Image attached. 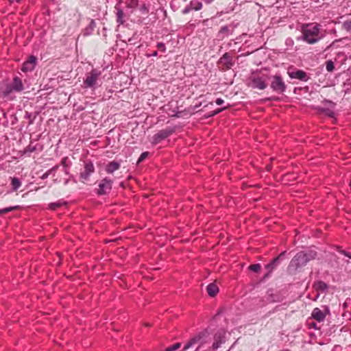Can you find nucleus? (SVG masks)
<instances>
[{
  "mask_svg": "<svg viewBox=\"0 0 351 351\" xmlns=\"http://www.w3.org/2000/svg\"><path fill=\"white\" fill-rule=\"evenodd\" d=\"M101 75V72L97 69H93L87 73L84 84L85 88H93L97 84V82Z\"/></svg>",
  "mask_w": 351,
  "mask_h": 351,
  "instance_id": "nucleus-5",
  "label": "nucleus"
},
{
  "mask_svg": "<svg viewBox=\"0 0 351 351\" xmlns=\"http://www.w3.org/2000/svg\"><path fill=\"white\" fill-rule=\"evenodd\" d=\"M225 334L223 330L218 331L215 335V341L210 346L213 337L208 330H204L192 337L184 346L183 350L194 348L193 351H215L224 341Z\"/></svg>",
  "mask_w": 351,
  "mask_h": 351,
  "instance_id": "nucleus-1",
  "label": "nucleus"
},
{
  "mask_svg": "<svg viewBox=\"0 0 351 351\" xmlns=\"http://www.w3.org/2000/svg\"><path fill=\"white\" fill-rule=\"evenodd\" d=\"M157 47L162 51V52H165L166 51V47L164 43H158L157 44Z\"/></svg>",
  "mask_w": 351,
  "mask_h": 351,
  "instance_id": "nucleus-30",
  "label": "nucleus"
},
{
  "mask_svg": "<svg viewBox=\"0 0 351 351\" xmlns=\"http://www.w3.org/2000/svg\"><path fill=\"white\" fill-rule=\"evenodd\" d=\"M228 58H229V56H228V54L226 53H225V54L223 56L222 59H228Z\"/></svg>",
  "mask_w": 351,
  "mask_h": 351,
  "instance_id": "nucleus-36",
  "label": "nucleus"
},
{
  "mask_svg": "<svg viewBox=\"0 0 351 351\" xmlns=\"http://www.w3.org/2000/svg\"><path fill=\"white\" fill-rule=\"evenodd\" d=\"M180 346H181L180 343H176L174 345L168 347L164 351H175V350H178V348H180Z\"/></svg>",
  "mask_w": 351,
  "mask_h": 351,
  "instance_id": "nucleus-25",
  "label": "nucleus"
},
{
  "mask_svg": "<svg viewBox=\"0 0 351 351\" xmlns=\"http://www.w3.org/2000/svg\"><path fill=\"white\" fill-rule=\"evenodd\" d=\"M312 317L318 322H322L325 319V314L319 308H315L312 312Z\"/></svg>",
  "mask_w": 351,
  "mask_h": 351,
  "instance_id": "nucleus-14",
  "label": "nucleus"
},
{
  "mask_svg": "<svg viewBox=\"0 0 351 351\" xmlns=\"http://www.w3.org/2000/svg\"><path fill=\"white\" fill-rule=\"evenodd\" d=\"M36 58L34 56H30L28 60L25 62L21 68L22 71L26 73L34 70L36 66Z\"/></svg>",
  "mask_w": 351,
  "mask_h": 351,
  "instance_id": "nucleus-11",
  "label": "nucleus"
},
{
  "mask_svg": "<svg viewBox=\"0 0 351 351\" xmlns=\"http://www.w3.org/2000/svg\"><path fill=\"white\" fill-rule=\"evenodd\" d=\"M62 205V203L61 202H53V203H51L49 205V208L51 210H56L58 208H59L60 206H61Z\"/></svg>",
  "mask_w": 351,
  "mask_h": 351,
  "instance_id": "nucleus-24",
  "label": "nucleus"
},
{
  "mask_svg": "<svg viewBox=\"0 0 351 351\" xmlns=\"http://www.w3.org/2000/svg\"><path fill=\"white\" fill-rule=\"evenodd\" d=\"M281 351H290L289 350H281Z\"/></svg>",
  "mask_w": 351,
  "mask_h": 351,
  "instance_id": "nucleus-39",
  "label": "nucleus"
},
{
  "mask_svg": "<svg viewBox=\"0 0 351 351\" xmlns=\"http://www.w3.org/2000/svg\"><path fill=\"white\" fill-rule=\"evenodd\" d=\"M215 103L217 105H221L224 103V101L221 98H218L216 99Z\"/></svg>",
  "mask_w": 351,
  "mask_h": 351,
  "instance_id": "nucleus-32",
  "label": "nucleus"
},
{
  "mask_svg": "<svg viewBox=\"0 0 351 351\" xmlns=\"http://www.w3.org/2000/svg\"><path fill=\"white\" fill-rule=\"evenodd\" d=\"M304 254L306 255V263L311 261V260H313L315 258L316 256H317V252L313 251V250H311L306 253L304 252Z\"/></svg>",
  "mask_w": 351,
  "mask_h": 351,
  "instance_id": "nucleus-21",
  "label": "nucleus"
},
{
  "mask_svg": "<svg viewBox=\"0 0 351 351\" xmlns=\"http://www.w3.org/2000/svg\"><path fill=\"white\" fill-rule=\"evenodd\" d=\"M22 183L21 180L17 178H11V185L12 189L14 191H16L21 186Z\"/></svg>",
  "mask_w": 351,
  "mask_h": 351,
  "instance_id": "nucleus-19",
  "label": "nucleus"
},
{
  "mask_svg": "<svg viewBox=\"0 0 351 351\" xmlns=\"http://www.w3.org/2000/svg\"><path fill=\"white\" fill-rule=\"evenodd\" d=\"M16 2H20L21 0H15Z\"/></svg>",
  "mask_w": 351,
  "mask_h": 351,
  "instance_id": "nucleus-40",
  "label": "nucleus"
},
{
  "mask_svg": "<svg viewBox=\"0 0 351 351\" xmlns=\"http://www.w3.org/2000/svg\"><path fill=\"white\" fill-rule=\"evenodd\" d=\"M328 115H329L330 117H332V116H333V112H330V113L328 114Z\"/></svg>",
  "mask_w": 351,
  "mask_h": 351,
  "instance_id": "nucleus-38",
  "label": "nucleus"
},
{
  "mask_svg": "<svg viewBox=\"0 0 351 351\" xmlns=\"http://www.w3.org/2000/svg\"><path fill=\"white\" fill-rule=\"evenodd\" d=\"M342 253L347 257L351 258V253L346 252L345 251H343Z\"/></svg>",
  "mask_w": 351,
  "mask_h": 351,
  "instance_id": "nucleus-35",
  "label": "nucleus"
},
{
  "mask_svg": "<svg viewBox=\"0 0 351 351\" xmlns=\"http://www.w3.org/2000/svg\"><path fill=\"white\" fill-rule=\"evenodd\" d=\"M228 351H230V350H228Z\"/></svg>",
  "mask_w": 351,
  "mask_h": 351,
  "instance_id": "nucleus-41",
  "label": "nucleus"
},
{
  "mask_svg": "<svg viewBox=\"0 0 351 351\" xmlns=\"http://www.w3.org/2000/svg\"><path fill=\"white\" fill-rule=\"evenodd\" d=\"M189 5L194 10H199L202 7V3L197 0L191 1Z\"/></svg>",
  "mask_w": 351,
  "mask_h": 351,
  "instance_id": "nucleus-20",
  "label": "nucleus"
},
{
  "mask_svg": "<svg viewBox=\"0 0 351 351\" xmlns=\"http://www.w3.org/2000/svg\"><path fill=\"white\" fill-rule=\"evenodd\" d=\"M227 107H224V108H219V109H217V110H215L213 113V114H216L217 113H219L221 112V111H223V110L226 109Z\"/></svg>",
  "mask_w": 351,
  "mask_h": 351,
  "instance_id": "nucleus-34",
  "label": "nucleus"
},
{
  "mask_svg": "<svg viewBox=\"0 0 351 351\" xmlns=\"http://www.w3.org/2000/svg\"><path fill=\"white\" fill-rule=\"evenodd\" d=\"M23 90V84L22 80L19 77H14L12 83L7 86L5 90L4 91V95H8L12 91L21 92Z\"/></svg>",
  "mask_w": 351,
  "mask_h": 351,
  "instance_id": "nucleus-7",
  "label": "nucleus"
},
{
  "mask_svg": "<svg viewBox=\"0 0 351 351\" xmlns=\"http://www.w3.org/2000/svg\"><path fill=\"white\" fill-rule=\"evenodd\" d=\"M321 25L318 23H309L302 27V39L308 44H314L318 42Z\"/></svg>",
  "mask_w": 351,
  "mask_h": 351,
  "instance_id": "nucleus-2",
  "label": "nucleus"
},
{
  "mask_svg": "<svg viewBox=\"0 0 351 351\" xmlns=\"http://www.w3.org/2000/svg\"><path fill=\"white\" fill-rule=\"evenodd\" d=\"M112 181L108 178H104L99 184L98 194L104 195L109 193L112 189Z\"/></svg>",
  "mask_w": 351,
  "mask_h": 351,
  "instance_id": "nucleus-8",
  "label": "nucleus"
},
{
  "mask_svg": "<svg viewBox=\"0 0 351 351\" xmlns=\"http://www.w3.org/2000/svg\"><path fill=\"white\" fill-rule=\"evenodd\" d=\"M191 10H192V8H191L190 5H188L187 7H186L183 11H182V13L186 14L187 13H189Z\"/></svg>",
  "mask_w": 351,
  "mask_h": 351,
  "instance_id": "nucleus-31",
  "label": "nucleus"
},
{
  "mask_svg": "<svg viewBox=\"0 0 351 351\" xmlns=\"http://www.w3.org/2000/svg\"><path fill=\"white\" fill-rule=\"evenodd\" d=\"M266 77L252 75L249 77L248 86L252 88L263 90L267 87Z\"/></svg>",
  "mask_w": 351,
  "mask_h": 351,
  "instance_id": "nucleus-4",
  "label": "nucleus"
},
{
  "mask_svg": "<svg viewBox=\"0 0 351 351\" xmlns=\"http://www.w3.org/2000/svg\"><path fill=\"white\" fill-rule=\"evenodd\" d=\"M148 154L149 153L147 152L142 153L138 160V162H141L144 159H145L147 157Z\"/></svg>",
  "mask_w": 351,
  "mask_h": 351,
  "instance_id": "nucleus-29",
  "label": "nucleus"
},
{
  "mask_svg": "<svg viewBox=\"0 0 351 351\" xmlns=\"http://www.w3.org/2000/svg\"><path fill=\"white\" fill-rule=\"evenodd\" d=\"M306 257L304 252H298L291 261L288 270L290 272L295 271L298 268L306 264Z\"/></svg>",
  "mask_w": 351,
  "mask_h": 351,
  "instance_id": "nucleus-3",
  "label": "nucleus"
},
{
  "mask_svg": "<svg viewBox=\"0 0 351 351\" xmlns=\"http://www.w3.org/2000/svg\"><path fill=\"white\" fill-rule=\"evenodd\" d=\"M326 68L328 71H332L335 68L333 62L331 60L328 61L326 62Z\"/></svg>",
  "mask_w": 351,
  "mask_h": 351,
  "instance_id": "nucleus-28",
  "label": "nucleus"
},
{
  "mask_svg": "<svg viewBox=\"0 0 351 351\" xmlns=\"http://www.w3.org/2000/svg\"><path fill=\"white\" fill-rule=\"evenodd\" d=\"M36 148L35 146H32L31 145L26 147L23 151V154H26L27 153H32L36 151Z\"/></svg>",
  "mask_w": 351,
  "mask_h": 351,
  "instance_id": "nucleus-23",
  "label": "nucleus"
},
{
  "mask_svg": "<svg viewBox=\"0 0 351 351\" xmlns=\"http://www.w3.org/2000/svg\"><path fill=\"white\" fill-rule=\"evenodd\" d=\"M289 76L292 79H298L304 82L308 80L307 74L302 70L288 71Z\"/></svg>",
  "mask_w": 351,
  "mask_h": 351,
  "instance_id": "nucleus-10",
  "label": "nucleus"
},
{
  "mask_svg": "<svg viewBox=\"0 0 351 351\" xmlns=\"http://www.w3.org/2000/svg\"><path fill=\"white\" fill-rule=\"evenodd\" d=\"M285 254V252H282L278 257H276V258H274L270 263H269L267 265V269L269 270V271H271L276 263H278V260L282 257L284 256V254Z\"/></svg>",
  "mask_w": 351,
  "mask_h": 351,
  "instance_id": "nucleus-17",
  "label": "nucleus"
},
{
  "mask_svg": "<svg viewBox=\"0 0 351 351\" xmlns=\"http://www.w3.org/2000/svg\"><path fill=\"white\" fill-rule=\"evenodd\" d=\"M343 27L346 31L349 32L351 30V20H347L343 22Z\"/></svg>",
  "mask_w": 351,
  "mask_h": 351,
  "instance_id": "nucleus-26",
  "label": "nucleus"
},
{
  "mask_svg": "<svg viewBox=\"0 0 351 351\" xmlns=\"http://www.w3.org/2000/svg\"><path fill=\"white\" fill-rule=\"evenodd\" d=\"M95 171L94 166L91 162H86L84 165V169L80 173V178L84 180L88 179L90 175Z\"/></svg>",
  "mask_w": 351,
  "mask_h": 351,
  "instance_id": "nucleus-12",
  "label": "nucleus"
},
{
  "mask_svg": "<svg viewBox=\"0 0 351 351\" xmlns=\"http://www.w3.org/2000/svg\"><path fill=\"white\" fill-rule=\"evenodd\" d=\"M120 167V164L117 162L112 161L109 162L106 167V171L108 173H112L114 171L119 169Z\"/></svg>",
  "mask_w": 351,
  "mask_h": 351,
  "instance_id": "nucleus-15",
  "label": "nucleus"
},
{
  "mask_svg": "<svg viewBox=\"0 0 351 351\" xmlns=\"http://www.w3.org/2000/svg\"><path fill=\"white\" fill-rule=\"evenodd\" d=\"M174 130L171 128H167L164 130H160L152 137V143L154 145H156L161 142L162 140L169 137L171 134H173Z\"/></svg>",
  "mask_w": 351,
  "mask_h": 351,
  "instance_id": "nucleus-6",
  "label": "nucleus"
},
{
  "mask_svg": "<svg viewBox=\"0 0 351 351\" xmlns=\"http://www.w3.org/2000/svg\"><path fill=\"white\" fill-rule=\"evenodd\" d=\"M207 292L210 296L214 297L219 292V288L215 283H210L207 286Z\"/></svg>",
  "mask_w": 351,
  "mask_h": 351,
  "instance_id": "nucleus-16",
  "label": "nucleus"
},
{
  "mask_svg": "<svg viewBox=\"0 0 351 351\" xmlns=\"http://www.w3.org/2000/svg\"><path fill=\"white\" fill-rule=\"evenodd\" d=\"M260 269H261L260 264H253V265H250V267H249V269L252 271H254V272H258L260 270Z\"/></svg>",
  "mask_w": 351,
  "mask_h": 351,
  "instance_id": "nucleus-27",
  "label": "nucleus"
},
{
  "mask_svg": "<svg viewBox=\"0 0 351 351\" xmlns=\"http://www.w3.org/2000/svg\"><path fill=\"white\" fill-rule=\"evenodd\" d=\"M115 9L117 10V21L119 24H123L124 23V13L123 10L119 8L117 5L115 6Z\"/></svg>",
  "mask_w": 351,
  "mask_h": 351,
  "instance_id": "nucleus-18",
  "label": "nucleus"
},
{
  "mask_svg": "<svg viewBox=\"0 0 351 351\" xmlns=\"http://www.w3.org/2000/svg\"><path fill=\"white\" fill-rule=\"evenodd\" d=\"M313 287L316 290L317 292H324L328 289V285L326 283H325L323 281L319 280L317 282H315L313 283ZM319 297V293H317L315 298L313 299L314 301L317 300V299Z\"/></svg>",
  "mask_w": 351,
  "mask_h": 351,
  "instance_id": "nucleus-13",
  "label": "nucleus"
},
{
  "mask_svg": "<svg viewBox=\"0 0 351 351\" xmlns=\"http://www.w3.org/2000/svg\"><path fill=\"white\" fill-rule=\"evenodd\" d=\"M286 44H287V45L292 46V45H293V40H292V39H291V38H288V39H287V40H286Z\"/></svg>",
  "mask_w": 351,
  "mask_h": 351,
  "instance_id": "nucleus-33",
  "label": "nucleus"
},
{
  "mask_svg": "<svg viewBox=\"0 0 351 351\" xmlns=\"http://www.w3.org/2000/svg\"><path fill=\"white\" fill-rule=\"evenodd\" d=\"M271 86L274 91L278 93H283L285 90V84L279 76L274 77Z\"/></svg>",
  "mask_w": 351,
  "mask_h": 351,
  "instance_id": "nucleus-9",
  "label": "nucleus"
},
{
  "mask_svg": "<svg viewBox=\"0 0 351 351\" xmlns=\"http://www.w3.org/2000/svg\"><path fill=\"white\" fill-rule=\"evenodd\" d=\"M18 208H19V206H10V207L5 208L3 209H0V215L5 214L8 212L12 211L15 209H17Z\"/></svg>",
  "mask_w": 351,
  "mask_h": 351,
  "instance_id": "nucleus-22",
  "label": "nucleus"
},
{
  "mask_svg": "<svg viewBox=\"0 0 351 351\" xmlns=\"http://www.w3.org/2000/svg\"><path fill=\"white\" fill-rule=\"evenodd\" d=\"M158 55V52L156 51H154L152 55H150L151 56H157Z\"/></svg>",
  "mask_w": 351,
  "mask_h": 351,
  "instance_id": "nucleus-37",
  "label": "nucleus"
}]
</instances>
